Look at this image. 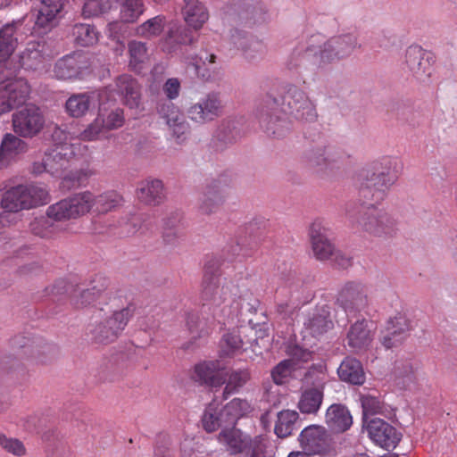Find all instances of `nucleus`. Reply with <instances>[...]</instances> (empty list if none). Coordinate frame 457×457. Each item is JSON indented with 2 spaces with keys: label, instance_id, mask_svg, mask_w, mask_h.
I'll return each mask as SVG.
<instances>
[{
  "label": "nucleus",
  "instance_id": "0e129e2a",
  "mask_svg": "<svg viewBox=\"0 0 457 457\" xmlns=\"http://www.w3.org/2000/svg\"><path fill=\"white\" fill-rule=\"evenodd\" d=\"M102 116L96 118L81 132L80 138L84 141H94L105 134L107 129L103 125Z\"/></svg>",
  "mask_w": 457,
  "mask_h": 457
},
{
  "label": "nucleus",
  "instance_id": "9b49d317",
  "mask_svg": "<svg viewBox=\"0 0 457 457\" xmlns=\"http://www.w3.org/2000/svg\"><path fill=\"white\" fill-rule=\"evenodd\" d=\"M82 148L85 149L86 145H62L48 149L44 155L48 173L55 177L62 176L70 161L76 158Z\"/></svg>",
  "mask_w": 457,
  "mask_h": 457
},
{
  "label": "nucleus",
  "instance_id": "dca6fc26",
  "mask_svg": "<svg viewBox=\"0 0 457 457\" xmlns=\"http://www.w3.org/2000/svg\"><path fill=\"white\" fill-rule=\"evenodd\" d=\"M88 62L82 52H73L59 59L54 64V77L61 80L77 79L81 75L82 71L87 69Z\"/></svg>",
  "mask_w": 457,
  "mask_h": 457
},
{
  "label": "nucleus",
  "instance_id": "e433bc0d",
  "mask_svg": "<svg viewBox=\"0 0 457 457\" xmlns=\"http://www.w3.org/2000/svg\"><path fill=\"white\" fill-rule=\"evenodd\" d=\"M230 41L235 47L242 50L248 59L255 57L252 52H257L259 54H262L265 52V46L261 41L252 40L249 42L246 34L238 29L231 31Z\"/></svg>",
  "mask_w": 457,
  "mask_h": 457
},
{
  "label": "nucleus",
  "instance_id": "f3484780",
  "mask_svg": "<svg viewBox=\"0 0 457 457\" xmlns=\"http://www.w3.org/2000/svg\"><path fill=\"white\" fill-rule=\"evenodd\" d=\"M411 329V325L408 318L398 313L386 322V328L382 331L380 342L386 349L395 347L408 337Z\"/></svg>",
  "mask_w": 457,
  "mask_h": 457
},
{
  "label": "nucleus",
  "instance_id": "864d4df0",
  "mask_svg": "<svg viewBox=\"0 0 457 457\" xmlns=\"http://www.w3.org/2000/svg\"><path fill=\"white\" fill-rule=\"evenodd\" d=\"M30 231L35 235L42 238L51 237L56 229L54 221L46 216H40L35 218L29 224Z\"/></svg>",
  "mask_w": 457,
  "mask_h": 457
},
{
  "label": "nucleus",
  "instance_id": "3c124183",
  "mask_svg": "<svg viewBox=\"0 0 457 457\" xmlns=\"http://www.w3.org/2000/svg\"><path fill=\"white\" fill-rule=\"evenodd\" d=\"M304 326L313 337H319L331 329L333 322L328 314L314 313L304 322Z\"/></svg>",
  "mask_w": 457,
  "mask_h": 457
},
{
  "label": "nucleus",
  "instance_id": "2eb2a0df",
  "mask_svg": "<svg viewBox=\"0 0 457 457\" xmlns=\"http://www.w3.org/2000/svg\"><path fill=\"white\" fill-rule=\"evenodd\" d=\"M224 370L218 360L203 361L195 364L192 378L200 385L220 388L226 382Z\"/></svg>",
  "mask_w": 457,
  "mask_h": 457
},
{
  "label": "nucleus",
  "instance_id": "e2e57ef3",
  "mask_svg": "<svg viewBox=\"0 0 457 457\" xmlns=\"http://www.w3.org/2000/svg\"><path fill=\"white\" fill-rule=\"evenodd\" d=\"M112 7L111 0H87L82 8L85 18L98 16L108 12Z\"/></svg>",
  "mask_w": 457,
  "mask_h": 457
},
{
  "label": "nucleus",
  "instance_id": "1a4fd4ad",
  "mask_svg": "<svg viewBox=\"0 0 457 457\" xmlns=\"http://www.w3.org/2000/svg\"><path fill=\"white\" fill-rule=\"evenodd\" d=\"M45 119L38 107L29 104L12 114L13 130L20 137H32L43 129Z\"/></svg>",
  "mask_w": 457,
  "mask_h": 457
},
{
  "label": "nucleus",
  "instance_id": "4468645a",
  "mask_svg": "<svg viewBox=\"0 0 457 457\" xmlns=\"http://www.w3.org/2000/svg\"><path fill=\"white\" fill-rule=\"evenodd\" d=\"M219 442L226 446L230 454L248 453L253 447L259 445L262 439L261 436L252 438L235 427L225 428L218 436Z\"/></svg>",
  "mask_w": 457,
  "mask_h": 457
},
{
  "label": "nucleus",
  "instance_id": "412c9836",
  "mask_svg": "<svg viewBox=\"0 0 457 457\" xmlns=\"http://www.w3.org/2000/svg\"><path fill=\"white\" fill-rule=\"evenodd\" d=\"M374 335L375 332L366 319L357 320L347 331V345L354 353L365 351L373 341Z\"/></svg>",
  "mask_w": 457,
  "mask_h": 457
},
{
  "label": "nucleus",
  "instance_id": "393cba45",
  "mask_svg": "<svg viewBox=\"0 0 457 457\" xmlns=\"http://www.w3.org/2000/svg\"><path fill=\"white\" fill-rule=\"evenodd\" d=\"M181 13L186 24L194 30H200L209 20V12L199 0H184Z\"/></svg>",
  "mask_w": 457,
  "mask_h": 457
},
{
  "label": "nucleus",
  "instance_id": "7ed1b4c3",
  "mask_svg": "<svg viewBox=\"0 0 457 457\" xmlns=\"http://www.w3.org/2000/svg\"><path fill=\"white\" fill-rule=\"evenodd\" d=\"M361 45L354 34L339 35L325 40L322 34L317 33L298 43L289 55L287 65L289 69L307 63L321 67L350 56Z\"/></svg>",
  "mask_w": 457,
  "mask_h": 457
},
{
  "label": "nucleus",
  "instance_id": "0eeeda50",
  "mask_svg": "<svg viewBox=\"0 0 457 457\" xmlns=\"http://www.w3.org/2000/svg\"><path fill=\"white\" fill-rule=\"evenodd\" d=\"M14 350H21V355L31 358L36 364H46L55 359V345L45 343L41 338H34L24 335L15 336L11 340Z\"/></svg>",
  "mask_w": 457,
  "mask_h": 457
},
{
  "label": "nucleus",
  "instance_id": "b1692460",
  "mask_svg": "<svg viewBox=\"0 0 457 457\" xmlns=\"http://www.w3.org/2000/svg\"><path fill=\"white\" fill-rule=\"evenodd\" d=\"M115 92L128 107L133 109L139 106L141 102L140 86L131 75L122 74L116 79Z\"/></svg>",
  "mask_w": 457,
  "mask_h": 457
},
{
  "label": "nucleus",
  "instance_id": "c85d7f7f",
  "mask_svg": "<svg viewBox=\"0 0 457 457\" xmlns=\"http://www.w3.org/2000/svg\"><path fill=\"white\" fill-rule=\"evenodd\" d=\"M326 423L336 432H345L353 424V417L347 407L342 403L331 404L326 411Z\"/></svg>",
  "mask_w": 457,
  "mask_h": 457
},
{
  "label": "nucleus",
  "instance_id": "09e8293b",
  "mask_svg": "<svg viewBox=\"0 0 457 457\" xmlns=\"http://www.w3.org/2000/svg\"><path fill=\"white\" fill-rule=\"evenodd\" d=\"M220 355L232 356L243 346V340L237 329L226 332L220 340Z\"/></svg>",
  "mask_w": 457,
  "mask_h": 457
},
{
  "label": "nucleus",
  "instance_id": "c03bdc74",
  "mask_svg": "<svg viewBox=\"0 0 457 457\" xmlns=\"http://www.w3.org/2000/svg\"><path fill=\"white\" fill-rule=\"evenodd\" d=\"M134 309L128 305L121 310L113 311L110 315H106L102 320L109 328H113L115 337L118 338L125 329L129 319L133 315Z\"/></svg>",
  "mask_w": 457,
  "mask_h": 457
},
{
  "label": "nucleus",
  "instance_id": "a19ab883",
  "mask_svg": "<svg viewBox=\"0 0 457 457\" xmlns=\"http://www.w3.org/2000/svg\"><path fill=\"white\" fill-rule=\"evenodd\" d=\"M166 21L164 15H156L137 26L135 33L137 37L151 40L162 33Z\"/></svg>",
  "mask_w": 457,
  "mask_h": 457
},
{
  "label": "nucleus",
  "instance_id": "f8f14e48",
  "mask_svg": "<svg viewBox=\"0 0 457 457\" xmlns=\"http://www.w3.org/2000/svg\"><path fill=\"white\" fill-rule=\"evenodd\" d=\"M370 438L380 447L395 449L402 438V434L394 426L379 418H373L366 423Z\"/></svg>",
  "mask_w": 457,
  "mask_h": 457
},
{
  "label": "nucleus",
  "instance_id": "6e6552de",
  "mask_svg": "<svg viewBox=\"0 0 457 457\" xmlns=\"http://www.w3.org/2000/svg\"><path fill=\"white\" fill-rule=\"evenodd\" d=\"M337 303L347 316H355L368 305V290L361 282L345 283L338 293Z\"/></svg>",
  "mask_w": 457,
  "mask_h": 457
},
{
  "label": "nucleus",
  "instance_id": "72a5a7b5",
  "mask_svg": "<svg viewBox=\"0 0 457 457\" xmlns=\"http://www.w3.org/2000/svg\"><path fill=\"white\" fill-rule=\"evenodd\" d=\"M83 193L90 195L88 212L93 210L97 213H106L120 205L123 201L122 196L115 191L104 192L99 195H95L87 190Z\"/></svg>",
  "mask_w": 457,
  "mask_h": 457
},
{
  "label": "nucleus",
  "instance_id": "58836bf2",
  "mask_svg": "<svg viewBox=\"0 0 457 457\" xmlns=\"http://www.w3.org/2000/svg\"><path fill=\"white\" fill-rule=\"evenodd\" d=\"M277 418L274 432L278 437H287L297 428L296 423L299 419L297 411L283 410L278 413Z\"/></svg>",
  "mask_w": 457,
  "mask_h": 457
},
{
  "label": "nucleus",
  "instance_id": "603ef678",
  "mask_svg": "<svg viewBox=\"0 0 457 457\" xmlns=\"http://www.w3.org/2000/svg\"><path fill=\"white\" fill-rule=\"evenodd\" d=\"M113 328H109L103 320L96 322L89 329L91 339L98 344L107 345L117 339Z\"/></svg>",
  "mask_w": 457,
  "mask_h": 457
},
{
  "label": "nucleus",
  "instance_id": "8fccbe9b",
  "mask_svg": "<svg viewBox=\"0 0 457 457\" xmlns=\"http://www.w3.org/2000/svg\"><path fill=\"white\" fill-rule=\"evenodd\" d=\"M215 60L216 55L204 49L200 50L195 62L193 63L196 75L204 80L211 79L212 69L209 66L214 64Z\"/></svg>",
  "mask_w": 457,
  "mask_h": 457
},
{
  "label": "nucleus",
  "instance_id": "f704fd0d",
  "mask_svg": "<svg viewBox=\"0 0 457 457\" xmlns=\"http://www.w3.org/2000/svg\"><path fill=\"white\" fill-rule=\"evenodd\" d=\"M225 428L235 427L237 421L251 412L250 403L244 399L234 398L222 408Z\"/></svg>",
  "mask_w": 457,
  "mask_h": 457
},
{
  "label": "nucleus",
  "instance_id": "a18cd8bd",
  "mask_svg": "<svg viewBox=\"0 0 457 457\" xmlns=\"http://www.w3.org/2000/svg\"><path fill=\"white\" fill-rule=\"evenodd\" d=\"M222 414V409H219V403L216 401L210 403L202 417L204 428L210 433L217 430L219 428H225Z\"/></svg>",
  "mask_w": 457,
  "mask_h": 457
},
{
  "label": "nucleus",
  "instance_id": "13d9d810",
  "mask_svg": "<svg viewBox=\"0 0 457 457\" xmlns=\"http://www.w3.org/2000/svg\"><path fill=\"white\" fill-rule=\"evenodd\" d=\"M286 353L292 361L293 366L300 368V364L306 363L312 359V352L301 347L296 344H288L286 347Z\"/></svg>",
  "mask_w": 457,
  "mask_h": 457
},
{
  "label": "nucleus",
  "instance_id": "4d7b16f0",
  "mask_svg": "<svg viewBox=\"0 0 457 457\" xmlns=\"http://www.w3.org/2000/svg\"><path fill=\"white\" fill-rule=\"evenodd\" d=\"M296 370L297 367L293 366L292 361L285 359L271 370V378L276 385H284Z\"/></svg>",
  "mask_w": 457,
  "mask_h": 457
},
{
  "label": "nucleus",
  "instance_id": "de8ad7c7",
  "mask_svg": "<svg viewBox=\"0 0 457 457\" xmlns=\"http://www.w3.org/2000/svg\"><path fill=\"white\" fill-rule=\"evenodd\" d=\"M249 379L250 372L247 369L232 370L225 382L226 386L223 390L224 399H227L228 395L238 392L239 389L243 387Z\"/></svg>",
  "mask_w": 457,
  "mask_h": 457
},
{
  "label": "nucleus",
  "instance_id": "37998d69",
  "mask_svg": "<svg viewBox=\"0 0 457 457\" xmlns=\"http://www.w3.org/2000/svg\"><path fill=\"white\" fill-rule=\"evenodd\" d=\"M72 36L77 45L90 46L98 42L99 32L94 25L76 23L72 27Z\"/></svg>",
  "mask_w": 457,
  "mask_h": 457
},
{
  "label": "nucleus",
  "instance_id": "39448f33",
  "mask_svg": "<svg viewBox=\"0 0 457 457\" xmlns=\"http://www.w3.org/2000/svg\"><path fill=\"white\" fill-rule=\"evenodd\" d=\"M325 367L322 364L312 365L304 374L303 383L297 407L303 414H316L322 404L324 398Z\"/></svg>",
  "mask_w": 457,
  "mask_h": 457
},
{
  "label": "nucleus",
  "instance_id": "aec40b11",
  "mask_svg": "<svg viewBox=\"0 0 457 457\" xmlns=\"http://www.w3.org/2000/svg\"><path fill=\"white\" fill-rule=\"evenodd\" d=\"M328 230L321 220H315L309 228L312 252L320 261L328 260L334 253L335 245L328 237Z\"/></svg>",
  "mask_w": 457,
  "mask_h": 457
},
{
  "label": "nucleus",
  "instance_id": "680f3d73",
  "mask_svg": "<svg viewBox=\"0 0 457 457\" xmlns=\"http://www.w3.org/2000/svg\"><path fill=\"white\" fill-rule=\"evenodd\" d=\"M361 403L362 407V420L365 424L369 422V415H375L383 411V403L378 397L372 395H362L361 397Z\"/></svg>",
  "mask_w": 457,
  "mask_h": 457
},
{
  "label": "nucleus",
  "instance_id": "f03ea898",
  "mask_svg": "<svg viewBox=\"0 0 457 457\" xmlns=\"http://www.w3.org/2000/svg\"><path fill=\"white\" fill-rule=\"evenodd\" d=\"M289 117L303 121L317 118L315 105L308 95L295 85L287 86L279 98L267 95L258 110L260 125L270 137H284L290 130Z\"/></svg>",
  "mask_w": 457,
  "mask_h": 457
},
{
  "label": "nucleus",
  "instance_id": "bb28decb",
  "mask_svg": "<svg viewBox=\"0 0 457 457\" xmlns=\"http://www.w3.org/2000/svg\"><path fill=\"white\" fill-rule=\"evenodd\" d=\"M222 187L220 179H211L204 187L200 198L199 209L203 213L211 214L215 212L223 204Z\"/></svg>",
  "mask_w": 457,
  "mask_h": 457
},
{
  "label": "nucleus",
  "instance_id": "774afa93",
  "mask_svg": "<svg viewBox=\"0 0 457 457\" xmlns=\"http://www.w3.org/2000/svg\"><path fill=\"white\" fill-rule=\"evenodd\" d=\"M221 260L217 256H210L204 263L203 280H220V267Z\"/></svg>",
  "mask_w": 457,
  "mask_h": 457
},
{
  "label": "nucleus",
  "instance_id": "4c0bfd02",
  "mask_svg": "<svg viewBox=\"0 0 457 457\" xmlns=\"http://www.w3.org/2000/svg\"><path fill=\"white\" fill-rule=\"evenodd\" d=\"M17 25H21V21H12L7 23L0 29V56L7 60L14 52L18 38L15 36Z\"/></svg>",
  "mask_w": 457,
  "mask_h": 457
},
{
  "label": "nucleus",
  "instance_id": "7c9ffc66",
  "mask_svg": "<svg viewBox=\"0 0 457 457\" xmlns=\"http://www.w3.org/2000/svg\"><path fill=\"white\" fill-rule=\"evenodd\" d=\"M238 19L249 25L261 24L266 21V12L262 4L253 0L234 4Z\"/></svg>",
  "mask_w": 457,
  "mask_h": 457
},
{
  "label": "nucleus",
  "instance_id": "5fc2aeb1",
  "mask_svg": "<svg viewBox=\"0 0 457 457\" xmlns=\"http://www.w3.org/2000/svg\"><path fill=\"white\" fill-rule=\"evenodd\" d=\"M120 4V19L124 22H135L145 12L144 0H134Z\"/></svg>",
  "mask_w": 457,
  "mask_h": 457
},
{
  "label": "nucleus",
  "instance_id": "338daca9",
  "mask_svg": "<svg viewBox=\"0 0 457 457\" xmlns=\"http://www.w3.org/2000/svg\"><path fill=\"white\" fill-rule=\"evenodd\" d=\"M0 446L15 456H23L26 454V448L24 444L13 437H8L4 434H0Z\"/></svg>",
  "mask_w": 457,
  "mask_h": 457
},
{
  "label": "nucleus",
  "instance_id": "f257e3e1",
  "mask_svg": "<svg viewBox=\"0 0 457 457\" xmlns=\"http://www.w3.org/2000/svg\"><path fill=\"white\" fill-rule=\"evenodd\" d=\"M397 179V161L391 157H383L359 172L357 184L362 204L358 218L353 221L368 235L386 238L396 234L397 220L378 204Z\"/></svg>",
  "mask_w": 457,
  "mask_h": 457
},
{
  "label": "nucleus",
  "instance_id": "a878e982",
  "mask_svg": "<svg viewBox=\"0 0 457 457\" xmlns=\"http://www.w3.org/2000/svg\"><path fill=\"white\" fill-rule=\"evenodd\" d=\"M0 89H3L12 109L24 104L30 92V87L23 78L7 79L0 84Z\"/></svg>",
  "mask_w": 457,
  "mask_h": 457
},
{
  "label": "nucleus",
  "instance_id": "473e14b6",
  "mask_svg": "<svg viewBox=\"0 0 457 457\" xmlns=\"http://www.w3.org/2000/svg\"><path fill=\"white\" fill-rule=\"evenodd\" d=\"M64 2L65 0H41L35 25L39 29H50L62 9Z\"/></svg>",
  "mask_w": 457,
  "mask_h": 457
},
{
  "label": "nucleus",
  "instance_id": "6ab92c4d",
  "mask_svg": "<svg viewBox=\"0 0 457 457\" xmlns=\"http://www.w3.org/2000/svg\"><path fill=\"white\" fill-rule=\"evenodd\" d=\"M304 158L309 167L318 170H326L338 163L341 155L333 147L320 143L308 149Z\"/></svg>",
  "mask_w": 457,
  "mask_h": 457
},
{
  "label": "nucleus",
  "instance_id": "9d476101",
  "mask_svg": "<svg viewBox=\"0 0 457 457\" xmlns=\"http://www.w3.org/2000/svg\"><path fill=\"white\" fill-rule=\"evenodd\" d=\"M223 105L218 93L210 92L187 109L188 118L198 124H205L220 117Z\"/></svg>",
  "mask_w": 457,
  "mask_h": 457
},
{
  "label": "nucleus",
  "instance_id": "c9c22d12",
  "mask_svg": "<svg viewBox=\"0 0 457 457\" xmlns=\"http://www.w3.org/2000/svg\"><path fill=\"white\" fill-rule=\"evenodd\" d=\"M105 291L104 283L94 285L89 288L74 290L71 302L75 308H83L94 304Z\"/></svg>",
  "mask_w": 457,
  "mask_h": 457
},
{
  "label": "nucleus",
  "instance_id": "ddd939ff",
  "mask_svg": "<svg viewBox=\"0 0 457 457\" xmlns=\"http://www.w3.org/2000/svg\"><path fill=\"white\" fill-rule=\"evenodd\" d=\"M201 299L204 305H210L214 310L220 308L221 314L226 315V309L234 300L228 286L220 287V280H203Z\"/></svg>",
  "mask_w": 457,
  "mask_h": 457
},
{
  "label": "nucleus",
  "instance_id": "052dcab7",
  "mask_svg": "<svg viewBox=\"0 0 457 457\" xmlns=\"http://www.w3.org/2000/svg\"><path fill=\"white\" fill-rule=\"evenodd\" d=\"M98 116H102L103 125L107 131L121 128L125 121L124 112L120 108H115L106 112L100 110Z\"/></svg>",
  "mask_w": 457,
  "mask_h": 457
},
{
  "label": "nucleus",
  "instance_id": "a211bd4d",
  "mask_svg": "<svg viewBox=\"0 0 457 457\" xmlns=\"http://www.w3.org/2000/svg\"><path fill=\"white\" fill-rule=\"evenodd\" d=\"M54 54L45 41H31L26 46L20 55L21 66L25 70L37 71L44 68L45 62L52 58Z\"/></svg>",
  "mask_w": 457,
  "mask_h": 457
},
{
  "label": "nucleus",
  "instance_id": "49530a36",
  "mask_svg": "<svg viewBox=\"0 0 457 457\" xmlns=\"http://www.w3.org/2000/svg\"><path fill=\"white\" fill-rule=\"evenodd\" d=\"M300 441L308 454H324L326 453V447L315 428L308 427L303 429L300 434Z\"/></svg>",
  "mask_w": 457,
  "mask_h": 457
},
{
  "label": "nucleus",
  "instance_id": "4be33fe9",
  "mask_svg": "<svg viewBox=\"0 0 457 457\" xmlns=\"http://www.w3.org/2000/svg\"><path fill=\"white\" fill-rule=\"evenodd\" d=\"M196 41L193 35V29L187 25L174 23L169 27V29L162 39V48L168 54L177 52L181 46L192 45Z\"/></svg>",
  "mask_w": 457,
  "mask_h": 457
},
{
  "label": "nucleus",
  "instance_id": "20e7f679",
  "mask_svg": "<svg viewBox=\"0 0 457 457\" xmlns=\"http://www.w3.org/2000/svg\"><path fill=\"white\" fill-rule=\"evenodd\" d=\"M48 193L33 184L18 185L7 189L2 195L1 207L11 212L29 210L45 204Z\"/></svg>",
  "mask_w": 457,
  "mask_h": 457
},
{
  "label": "nucleus",
  "instance_id": "2f4dec72",
  "mask_svg": "<svg viewBox=\"0 0 457 457\" xmlns=\"http://www.w3.org/2000/svg\"><path fill=\"white\" fill-rule=\"evenodd\" d=\"M339 378L346 383L361 386L365 382L362 364L355 358L346 357L337 369Z\"/></svg>",
  "mask_w": 457,
  "mask_h": 457
},
{
  "label": "nucleus",
  "instance_id": "79ce46f5",
  "mask_svg": "<svg viewBox=\"0 0 457 457\" xmlns=\"http://www.w3.org/2000/svg\"><path fill=\"white\" fill-rule=\"evenodd\" d=\"M129 66L131 70L139 71L143 64L148 60V49L146 44L137 40L128 43Z\"/></svg>",
  "mask_w": 457,
  "mask_h": 457
},
{
  "label": "nucleus",
  "instance_id": "c756f323",
  "mask_svg": "<svg viewBox=\"0 0 457 457\" xmlns=\"http://www.w3.org/2000/svg\"><path fill=\"white\" fill-rule=\"evenodd\" d=\"M138 199L150 205H157L164 199L162 181L157 179L142 181L137 189Z\"/></svg>",
  "mask_w": 457,
  "mask_h": 457
},
{
  "label": "nucleus",
  "instance_id": "bf43d9fd",
  "mask_svg": "<svg viewBox=\"0 0 457 457\" xmlns=\"http://www.w3.org/2000/svg\"><path fill=\"white\" fill-rule=\"evenodd\" d=\"M157 112L165 120L167 125L178 122L184 117L179 109L170 101L162 100L157 104Z\"/></svg>",
  "mask_w": 457,
  "mask_h": 457
},
{
  "label": "nucleus",
  "instance_id": "ea45409f",
  "mask_svg": "<svg viewBox=\"0 0 457 457\" xmlns=\"http://www.w3.org/2000/svg\"><path fill=\"white\" fill-rule=\"evenodd\" d=\"M91 105V95L87 92L71 95L65 103L69 116L80 118L87 114Z\"/></svg>",
  "mask_w": 457,
  "mask_h": 457
},
{
  "label": "nucleus",
  "instance_id": "69168bd1",
  "mask_svg": "<svg viewBox=\"0 0 457 457\" xmlns=\"http://www.w3.org/2000/svg\"><path fill=\"white\" fill-rule=\"evenodd\" d=\"M187 327L193 338L201 337L208 334L206 322L202 320L197 313H188L187 316Z\"/></svg>",
  "mask_w": 457,
  "mask_h": 457
},
{
  "label": "nucleus",
  "instance_id": "5701e85b",
  "mask_svg": "<svg viewBox=\"0 0 457 457\" xmlns=\"http://www.w3.org/2000/svg\"><path fill=\"white\" fill-rule=\"evenodd\" d=\"M426 53L420 46H411L405 51L404 62L408 70L417 78L424 81L429 78L432 67L428 57L425 58Z\"/></svg>",
  "mask_w": 457,
  "mask_h": 457
},
{
  "label": "nucleus",
  "instance_id": "423d86ee",
  "mask_svg": "<svg viewBox=\"0 0 457 457\" xmlns=\"http://www.w3.org/2000/svg\"><path fill=\"white\" fill-rule=\"evenodd\" d=\"M90 195L83 192L73 194L53 204H50L46 214L53 221L65 222L79 219L88 213Z\"/></svg>",
  "mask_w": 457,
  "mask_h": 457
},
{
  "label": "nucleus",
  "instance_id": "cd10ccee",
  "mask_svg": "<svg viewBox=\"0 0 457 457\" xmlns=\"http://www.w3.org/2000/svg\"><path fill=\"white\" fill-rule=\"evenodd\" d=\"M27 151L25 141L13 134H5L0 144V169L6 168L18 155Z\"/></svg>",
  "mask_w": 457,
  "mask_h": 457
},
{
  "label": "nucleus",
  "instance_id": "6e6d98bb",
  "mask_svg": "<svg viewBox=\"0 0 457 457\" xmlns=\"http://www.w3.org/2000/svg\"><path fill=\"white\" fill-rule=\"evenodd\" d=\"M120 4V19L124 22H135L145 12L144 0H134Z\"/></svg>",
  "mask_w": 457,
  "mask_h": 457
}]
</instances>
